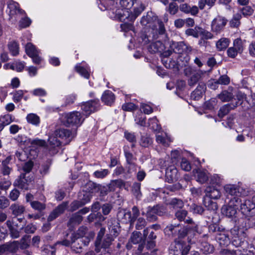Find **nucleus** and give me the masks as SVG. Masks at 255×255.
Returning <instances> with one entry per match:
<instances>
[{"label": "nucleus", "mask_w": 255, "mask_h": 255, "mask_svg": "<svg viewBox=\"0 0 255 255\" xmlns=\"http://www.w3.org/2000/svg\"><path fill=\"white\" fill-rule=\"evenodd\" d=\"M211 199H205L204 204L209 210L215 211L218 209V205L216 202H213Z\"/></svg>", "instance_id": "a19ab883"}, {"label": "nucleus", "mask_w": 255, "mask_h": 255, "mask_svg": "<svg viewBox=\"0 0 255 255\" xmlns=\"http://www.w3.org/2000/svg\"><path fill=\"white\" fill-rule=\"evenodd\" d=\"M240 211L245 216L244 227L249 228L253 225L255 219V205L250 200L240 202Z\"/></svg>", "instance_id": "7ed1b4c3"}, {"label": "nucleus", "mask_w": 255, "mask_h": 255, "mask_svg": "<svg viewBox=\"0 0 255 255\" xmlns=\"http://www.w3.org/2000/svg\"><path fill=\"white\" fill-rule=\"evenodd\" d=\"M150 16L148 15L146 16H143L142 17L140 23L143 26H146L147 27H151L152 28L153 24L150 23Z\"/></svg>", "instance_id": "69168bd1"}, {"label": "nucleus", "mask_w": 255, "mask_h": 255, "mask_svg": "<svg viewBox=\"0 0 255 255\" xmlns=\"http://www.w3.org/2000/svg\"><path fill=\"white\" fill-rule=\"evenodd\" d=\"M99 100H94L85 102L81 105V109L83 114L86 116L90 115L92 113L94 112L99 107Z\"/></svg>", "instance_id": "f8f14e48"}, {"label": "nucleus", "mask_w": 255, "mask_h": 255, "mask_svg": "<svg viewBox=\"0 0 255 255\" xmlns=\"http://www.w3.org/2000/svg\"><path fill=\"white\" fill-rule=\"evenodd\" d=\"M201 28L199 27H195L193 29H188L186 30L185 33L189 36H193L194 37L197 38L200 34Z\"/></svg>", "instance_id": "09e8293b"}, {"label": "nucleus", "mask_w": 255, "mask_h": 255, "mask_svg": "<svg viewBox=\"0 0 255 255\" xmlns=\"http://www.w3.org/2000/svg\"><path fill=\"white\" fill-rule=\"evenodd\" d=\"M26 91H23L19 90L14 91L13 94V100L15 103H18L21 101L23 97V95L25 93Z\"/></svg>", "instance_id": "49530a36"}, {"label": "nucleus", "mask_w": 255, "mask_h": 255, "mask_svg": "<svg viewBox=\"0 0 255 255\" xmlns=\"http://www.w3.org/2000/svg\"><path fill=\"white\" fill-rule=\"evenodd\" d=\"M230 40L229 38L222 37L218 40L216 43V48L218 51L225 50L229 46Z\"/></svg>", "instance_id": "c85d7f7f"}, {"label": "nucleus", "mask_w": 255, "mask_h": 255, "mask_svg": "<svg viewBox=\"0 0 255 255\" xmlns=\"http://www.w3.org/2000/svg\"><path fill=\"white\" fill-rule=\"evenodd\" d=\"M105 234V229L102 228L98 233L96 241L95 242V250L97 253L100 252V245H101L102 239Z\"/></svg>", "instance_id": "58836bf2"}, {"label": "nucleus", "mask_w": 255, "mask_h": 255, "mask_svg": "<svg viewBox=\"0 0 255 255\" xmlns=\"http://www.w3.org/2000/svg\"><path fill=\"white\" fill-rule=\"evenodd\" d=\"M48 145L47 148L51 155H54L58 152V147L61 145L62 141L55 135L53 132L48 138Z\"/></svg>", "instance_id": "1a4fd4ad"}, {"label": "nucleus", "mask_w": 255, "mask_h": 255, "mask_svg": "<svg viewBox=\"0 0 255 255\" xmlns=\"http://www.w3.org/2000/svg\"><path fill=\"white\" fill-rule=\"evenodd\" d=\"M200 76L199 73L193 75L188 80V84L191 86H194L199 81Z\"/></svg>", "instance_id": "774afa93"}, {"label": "nucleus", "mask_w": 255, "mask_h": 255, "mask_svg": "<svg viewBox=\"0 0 255 255\" xmlns=\"http://www.w3.org/2000/svg\"><path fill=\"white\" fill-rule=\"evenodd\" d=\"M193 172L197 182L203 184L208 180V176L206 171L199 169L196 171L194 170Z\"/></svg>", "instance_id": "b1692460"}, {"label": "nucleus", "mask_w": 255, "mask_h": 255, "mask_svg": "<svg viewBox=\"0 0 255 255\" xmlns=\"http://www.w3.org/2000/svg\"><path fill=\"white\" fill-rule=\"evenodd\" d=\"M143 237L147 239V240H154L156 238V236L154 232L151 230V228H147L143 231Z\"/></svg>", "instance_id": "37998d69"}, {"label": "nucleus", "mask_w": 255, "mask_h": 255, "mask_svg": "<svg viewBox=\"0 0 255 255\" xmlns=\"http://www.w3.org/2000/svg\"><path fill=\"white\" fill-rule=\"evenodd\" d=\"M146 221L145 219L142 217L138 218L135 224V228L137 230L142 229L146 225Z\"/></svg>", "instance_id": "338daca9"}, {"label": "nucleus", "mask_w": 255, "mask_h": 255, "mask_svg": "<svg viewBox=\"0 0 255 255\" xmlns=\"http://www.w3.org/2000/svg\"><path fill=\"white\" fill-rule=\"evenodd\" d=\"M241 15L240 14H235L234 17L230 21V25L233 27H237L240 24V19Z\"/></svg>", "instance_id": "6e6d98bb"}, {"label": "nucleus", "mask_w": 255, "mask_h": 255, "mask_svg": "<svg viewBox=\"0 0 255 255\" xmlns=\"http://www.w3.org/2000/svg\"><path fill=\"white\" fill-rule=\"evenodd\" d=\"M231 233L232 235V244L236 247H240L244 243L245 239L241 236L243 234L242 232H240L236 229H232ZM244 236V235H243Z\"/></svg>", "instance_id": "dca6fc26"}, {"label": "nucleus", "mask_w": 255, "mask_h": 255, "mask_svg": "<svg viewBox=\"0 0 255 255\" xmlns=\"http://www.w3.org/2000/svg\"><path fill=\"white\" fill-rule=\"evenodd\" d=\"M201 250L206 254L212 253L214 250V247L208 243H204L202 244Z\"/></svg>", "instance_id": "3c124183"}, {"label": "nucleus", "mask_w": 255, "mask_h": 255, "mask_svg": "<svg viewBox=\"0 0 255 255\" xmlns=\"http://www.w3.org/2000/svg\"><path fill=\"white\" fill-rule=\"evenodd\" d=\"M140 186V183L135 182L132 187V192L136 198H140L141 196Z\"/></svg>", "instance_id": "de8ad7c7"}, {"label": "nucleus", "mask_w": 255, "mask_h": 255, "mask_svg": "<svg viewBox=\"0 0 255 255\" xmlns=\"http://www.w3.org/2000/svg\"><path fill=\"white\" fill-rule=\"evenodd\" d=\"M224 190L225 191V194L227 196V198H229V196H231L232 198L237 197L241 195V193L240 192V188H239L236 185L233 184H227L224 186Z\"/></svg>", "instance_id": "4468645a"}, {"label": "nucleus", "mask_w": 255, "mask_h": 255, "mask_svg": "<svg viewBox=\"0 0 255 255\" xmlns=\"http://www.w3.org/2000/svg\"><path fill=\"white\" fill-rule=\"evenodd\" d=\"M241 202V200L239 198H231L228 204L222 207V213L229 218L233 217L237 213V209Z\"/></svg>", "instance_id": "6e6552de"}, {"label": "nucleus", "mask_w": 255, "mask_h": 255, "mask_svg": "<svg viewBox=\"0 0 255 255\" xmlns=\"http://www.w3.org/2000/svg\"><path fill=\"white\" fill-rule=\"evenodd\" d=\"M124 153L127 164L136 162V158L133 156V154L131 152L125 149Z\"/></svg>", "instance_id": "8fccbe9b"}, {"label": "nucleus", "mask_w": 255, "mask_h": 255, "mask_svg": "<svg viewBox=\"0 0 255 255\" xmlns=\"http://www.w3.org/2000/svg\"><path fill=\"white\" fill-rule=\"evenodd\" d=\"M216 239L221 246H227L231 242L228 233L225 231L218 232Z\"/></svg>", "instance_id": "6ab92c4d"}, {"label": "nucleus", "mask_w": 255, "mask_h": 255, "mask_svg": "<svg viewBox=\"0 0 255 255\" xmlns=\"http://www.w3.org/2000/svg\"><path fill=\"white\" fill-rule=\"evenodd\" d=\"M17 141L20 143L23 142L30 143L33 147H44L46 145V142L44 140L40 139H35L31 140L29 138L26 139V137L23 138L22 136L18 135L17 138Z\"/></svg>", "instance_id": "f3484780"}, {"label": "nucleus", "mask_w": 255, "mask_h": 255, "mask_svg": "<svg viewBox=\"0 0 255 255\" xmlns=\"http://www.w3.org/2000/svg\"><path fill=\"white\" fill-rule=\"evenodd\" d=\"M26 120L28 123L35 126H38L40 123L39 117L35 114H29L27 115Z\"/></svg>", "instance_id": "4c0bfd02"}, {"label": "nucleus", "mask_w": 255, "mask_h": 255, "mask_svg": "<svg viewBox=\"0 0 255 255\" xmlns=\"http://www.w3.org/2000/svg\"><path fill=\"white\" fill-rule=\"evenodd\" d=\"M165 177L166 181L169 183L177 180L179 177V175L176 168L173 165L167 167L166 170Z\"/></svg>", "instance_id": "2eb2a0df"}, {"label": "nucleus", "mask_w": 255, "mask_h": 255, "mask_svg": "<svg viewBox=\"0 0 255 255\" xmlns=\"http://www.w3.org/2000/svg\"><path fill=\"white\" fill-rule=\"evenodd\" d=\"M216 0H199L198 6L200 9H203L205 5H208L210 8L215 5Z\"/></svg>", "instance_id": "79ce46f5"}, {"label": "nucleus", "mask_w": 255, "mask_h": 255, "mask_svg": "<svg viewBox=\"0 0 255 255\" xmlns=\"http://www.w3.org/2000/svg\"><path fill=\"white\" fill-rule=\"evenodd\" d=\"M15 121V118L10 114H6L1 116L0 117V122L5 126L9 125L10 123Z\"/></svg>", "instance_id": "c9c22d12"}, {"label": "nucleus", "mask_w": 255, "mask_h": 255, "mask_svg": "<svg viewBox=\"0 0 255 255\" xmlns=\"http://www.w3.org/2000/svg\"><path fill=\"white\" fill-rule=\"evenodd\" d=\"M68 202H64L58 205L49 215L48 218V221L50 222L58 217L62 214L67 208Z\"/></svg>", "instance_id": "a211bd4d"}, {"label": "nucleus", "mask_w": 255, "mask_h": 255, "mask_svg": "<svg viewBox=\"0 0 255 255\" xmlns=\"http://www.w3.org/2000/svg\"><path fill=\"white\" fill-rule=\"evenodd\" d=\"M118 216L124 223H129L130 225H133L134 223L132 220L131 212L130 211H120L118 213Z\"/></svg>", "instance_id": "393cba45"}, {"label": "nucleus", "mask_w": 255, "mask_h": 255, "mask_svg": "<svg viewBox=\"0 0 255 255\" xmlns=\"http://www.w3.org/2000/svg\"><path fill=\"white\" fill-rule=\"evenodd\" d=\"M18 246L19 244L17 241L4 244L0 247V252L2 253H15L18 250Z\"/></svg>", "instance_id": "4be33fe9"}, {"label": "nucleus", "mask_w": 255, "mask_h": 255, "mask_svg": "<svg viewBox=\"0 0 255 255\" xmlns=\"http://www.w3.org/2000/svg\"><path fill=\"white\" fill-rule=\"evenodd\" d=\"M245 40H243L241 38H238L234 40L233 41V47L239 53H242L245 47Z\"/></svg>", "instance_id": "473e14b6"}, {"label": "nucleus", "mask_w": 255, "mask_h": 255, "mask_svg": "<svg viewBox=\"0 0 255 255\" xmlns=\"http://www.w3.org/2000/svg\"><path fill=\"white\" fill-rule=\"evenodd\" d=\"M180 166L182 170L186 171H189L191 169V164L186 158L182 159Z\"/></svg>", "instance_id": "052dcab7"}, {"label": "nucleus", "mask_w": 255, "mask_h": 255, "mask_svg": "<svg viewBox=\"0 0 255 255\" xmlns=\"http://www.w3.org/2000/svg\"><path fill=\"white\" fill-rule=\"evenodd\" d=\"M238 103L236 104H228L224 105L221 107L218 112V116L220 118H223L227 115L231 110L234 109L238 106Z\"/></svg>", "instance_id": "a878e982"}, {"label": "nucleus", "mask_w": 255, "mask_h": 255, "mask_svg": "<svg viewBox=\"0 0 255 255\" xmlns=\"http://www.w3.org/2000/svg\"><path fill=\"white\" fill-rule=\"evenodd\" d=\"M25 51L29 57L34 55L38 53H40L34 45L31 43H28L25 46Z\"/></svg>", "instance_id": "f704fd0d"}, {"label": "nucleus", "mask_w": 255, "mask_h": 255, "mask_svg": "<svg viewBox=\"0 0 255 255\" xmlns=\"http://www.w3.org/2000/svg\"><path fill=\"white\" fill-rule=\"evenodd\" d=\"M90 198L89 195H87L86 198L83 199L82 201L75 200L71 203L70 204V211H74L78 209L80 207L85 205L86 203L90 201Z\"/></svg>", "instance_id": "c756f323"}, {"label": "nucleus", "mask_w": 255, "mask_h": 255, "mask_svg": "<svg viewBox=\"0 0 255 255\" xmlns=\"http://www.w3.org/2000/svg\"><path fill=\"white\" fill-rule=\"evenodd\" d=\"M201 90H199V88H197L192 93V97L195 99H198L199 98L201 97L203 93L205 91L204 86H201Z\"/></svg>", "instance_id": "4d7b16f0"}, {"label": "nucleus", "mask_w": 255, "mask_h": 255, "mask_svg": "<svg viewBox=\"0 0 255 255\" xmlns=\"http://www.w3.org/2000/svg\"><path fill=\"white\" fill-rule=\"evenodd\" d=\"M62 122L66 126L75 125L80 126L84 120L81 114L77 111L65 113L62 116Z\"/></svg>", "instance_id": "423d86ee"}, {"label": "nucleus", "mask_w": 255, "mask_h": 255, "mask_svg": "<svg viewBox=\"0 0 255 255\" xmlns=\"http://www.w3.org/2000/svg\"><path fill=\"white\" fill-rule=\"evenodd\" d=\"M165 212L164 208L162 206L157 205L153 207H149L146 213L147 220L153 222L157 220V216H162Z\"/></svg>", "instance_id": "9b49d317"}, {"label": "nucleus", "mask_w": 255, "mask_h": 255, "mask_svg": "<svg viewBox=\"0 0 255 255\" xmlns=\"http://www.w3.org/2000/svg\"><path fill=\"white\" fill-rule=\"evenodd\" d=\"M164 232L168 235H174L178 233V237L175 239L174 244L170 247V253L174 255H178L181 253L182 255H187L190 250V245L195 243V240L189 239L186 236V228H181L179 225H170L166 227Z\"/></svg>", "instance_id": "f257e3e1"}, {"label": "nucleus", "mask_w": 255, "mask_h": 255, "mask_svg": "<svg viewBox=\"0 0 255 255\" xmlns=\"http://www.w3.org/2000/svg\"><path fill=\"white\" fill-rule=\"evenodd\" d=\"M156 140L164 146H168L171 142L170 137L165 132H158L156 135Z\"/></svg>", "instance_id": "5701e85b"}, {"label": "nucleus", "mask_w": 255, "mask_h": 255, "mask_svg": "<svg viewBox=\"0 0 255 255\" xmlns=\"http://www.w3.org/2000/svg\"><path fill=\"white\" fill-rule=\"evenodd\" d=\"M76 235H77L75 233L72 234L70 237V240L66 239L62 241L57 242L55 244V246L60 244L63 246L68 247L71 245V248L74 251H75L76 253H80L82 248V245L84 244L85 246H87L89 244L90 240L87 237H85L84 238L82 239L79 238V240H77V243L79 246L78 247H76L75 245L76 243L75 240L76 237Z\"/></svg>", "instance_id": "20e7f679"}, {"label": "nucleus", "mask_w": 255, "mask_h": 255, "mask_svg": "<svg viewBox=\"0 0 255 255\" xmlns=\"http://www.w3.org/2000/svg\"><path fill=\"white\" fill-rule=\"evenodd\" d=\"M146 117L144 115H143L142 113H140L138 116H136L135 119V121L136 123L141 126H145L146 122H145Z\"/></svg>", "instance_id": "0e129e2a"}, {"label": "nucleus", "mask_w": 255, "mask_h": 255, "mask_svg": "<svg viewBox=\"0 0 255 255\" xmlns=\"http://www.w3.org/2000/svg\"><path fill=\"white\" fill-rule=\"evenodd\" d=\"M14 184L22 189H27L28 188V184L24 174H21Z\"/></svg>", "instance_id": "72a5a7b5"}, {"label": "nucleus", "mask_w": 255, "mask_h": 255, "mask_svg": "<svg viewBox=\"0 0 255 255\" xmlns=\"http://www.w3.org/2000/svg\"><path fill=\"white\" fill-rule=\"evenodd\" d=\"M82 220V217L77 212L72 215L69 220V223L70 225L79 224Z\"/></svg>", "instance_id": "c03bdc74"}, {"label": "nucleus", "mask_w": 255, "mask_h": 255, "mask_svg": "<svg viewBox=\"0 0 255 255\" xmlns=\"http://www.w3.org/2000/svg\"><path fill=\"white\" fill-rule=\"evenodd\" d=\"M148 127L155 131L158 130L160 129V126L158 125V121L155 117L149 119Z\"/></svg>", "instance_id": "ea45409f"}, {"label": "nucleus", "mask_w": 255, "mask_h": 255, "mask_svg": "<svg viewBox=\"0 0 255 255\" xmlns=\"http://www.w3.org/2000/svg\"><path fill=\"white\" fill-rule=\"evenodd\" d=\"M120 3L125 10H128L133 5L134 0H121Z\"/></svg>", "instance_id": "bf43d9fd"}, {"label": "nucleus", "mask_w": 255, "mask_h": 255, "mask_svg": "<svg viewBox=\"0 0 255 255\" xmlns=\"http://www.w3.org/2000/svg\"><path fill=\"white\" fill-rule=\"evenodd\" d=\"M141 233L139 232H133L130 237V241L133 244H136L141 241Z\"/></svg>", "instance_id": "5fc2aeb1"}, {"label": "nucleus", "mask_w": 255, "mask_h": 255, "mask_svg": "<svg viewBox=\"0 0 255 255\" xmlns=\"http://www.w3.org/2000/svg\"><path fill=\"white\" fill-rule=\"evenodd\" d=\"M25 67L24 62H16L11 66V68L17 72H21Z\"/></svg>", "instance_id": "680f3d73"}, {"label": "nucleus", "mask_w": 255, "mask_h": 255, "mask_svg": "<svg viewBox=\"0 0 255 255\" xmlns=\"http://www.w3.org/2000/svg\"><path fill=\"white\" fill-rule=\"evenodd\" d=\"M152 142V139L147 135L141 136L140 140V145L143 147H147Z\"/></svg>", "instance_id": "603ef678"}, {"label": "nucleus", "mask_w": 255, "mask_h": 255, "mask_svg": "<svg viewBox=\"0 0 255 255\" xmlns=\"http://www.w3.org/2000/svg\"><path fill=\"white\" fill-rule=\"evenodd\" d=\"M8 49L10 54L13 56H17L19 54V46L18 42L15 40L9 41L7 44Z\"/></svg>", "instance_id": "cd10ccee"}, {"label": "nucleus", "mask_w": 255, "mask_h": 255, "mask_svg": "<svg viewBox=\"0 0 255 255\" xmlns=\"http://www.w3.org/2000/svg\"><path fill=\"white\" fill-rule=\"evenodd\" d=\"M55 135L64 144L69 143L72 139L71 131L65 128H59L54 131Z\"/></svg>", "instance_id": "ddd939ff"}, {"label": "nucleus", "mask_w": 255, "mask_h": 255, "mask_svg": "<svg viewBox=\"0 0 255 255\" xmlns=\"http://www.w3.org/2000/svg\"><path fill=\"white\" fill-rule=\"evenodd\" d=\"M75 70L76 71L79 73L81 76H83L85 78H89L90 74L88 70L84 68L83 67L80 66V64H77L75 66Z\"/></svg>", "instance_id": "a18cd8bd"}, {"label": "nucleus", "mask_w": 255, "mask_h": 255, "mask_svg": "<svg viewBox=\"0 0 255 255\" xmlns=\"http://www.w3.org/2000/svg\"><path fill=\"white\" fill-rule=\"evenodd\" d=\"M10 209L12 211V214L14 216L20 215L23 214L25 211L24 207L18 204L11 205Z\"/></svg>", "instance_id": "2f4dec72"}, {"label": "nucleus", "mask_w": 255, "mask_h": 255, "mask_svg": "<svg viewBox=\"0 0 255 255\" xmlns=\"http://www.w3.org/2000/svg\"><path fill=\"white\" fill-rule=\"evenodd\" d=\"M144 5L140 3L137 7H134L133 12L130 13L128 10L119 9L116 11V14L120 21L125 20L126 19H127L128 21L133 22L144 10Z\"/></svg>", "instance_id": "39448f33"}, {"label": "nucleus", "mask_w": 255, "mask_h": 255, "mask_svg": "<svg viewBox=\"0 0 255 255\" xmlns=\"http://www.w3.org/2000/svg\"><path fill=\"white\" fill-rule=\"evenodd\" d=\"M233 87H229L228 90L223 91L218 94V98L223 102H227L231 101L234 97L233 93Z\"/></svg>", "instance_id": "412c9836"}, {"label": "nucleus", "mask_w": 255, "mask_h": 255, "mask_svg": "<svg viewBox=\"0 0 255 255\" xmlns=\"http://www.w3.org/2000/svg\"><path fill=\"white\" fill-rule=\"evenodd\" d=\"M113 241V239L111 235H106L103 239H102V242L101 245H100V249L102 248L104 249H106L109 248L112 241Z\"/></svg>", "instance_id": "e433bc0d"}, {"label": "nucleus", "mask_w": 255, "mask_h": 255, "mask_svg": "<svg viewBox=\"0 0 255 255\" xmlns=\"http://www.w3.org/2000/svg\"><path fill=\"white\" fill-rule=\"evenodd\" d=\"M108 169H104L101 170H97L94 172V175L98 178H103L109 174Z\"/></svg>", "instance_id": "864d4df0"}, {"label": "nucleus", "mask_w": 255, "mask_h": 255, "mask_svg": "<svg viewBox=\"0 0 255 255\" xmlns=\"http://www.w3.org/2000/svg\"><path fill=\"white\" fill-rule=\"evenodd\" d=\"M115 95L109 90L105 91L102 95V101L106 105L111 106L115 101Z\"/></svg>", "instance_id": "bb28decb"}, {"label": "nucleus", "mask_w": 255, "mask_h": 255, "mask_svg": "<svg viewBox=\"0 0 255 255\" xmlns=\"http://www.w3.org/2000/svg\"><path fill=\"white\" fill-rule=\"evenodd\" d=\"M187 212L184 210H180L175 213V216L178 220L180 221H184L189 224L186 227L182 228L187 229V233H189L191 231L194 233L198 232V225L193 222L192 219L187 217ZM177 225H179L182 228L179 224Z\"/></svg>", "instance_id": "0eeeda50"}, {"label": "nucleus", "mask_w": 255, "mask_h": 255, "mask_svg": "<svg viewBox=\"0 0 255 255\" xmlns=\"http://www.w3.org/2000/svg\"><path fill=\"white\" fill-rule=\"evenodd\" d=\"M9 9V19L13 22H15L18 18H20L19 25L21 28H26L31 24V20L25 16V11L20 9L18 3L10 1L7 5Z\"/></svg>", "instance_id": "f03ea898"}, {"label": "nucleus", "mask_w": 255, "mask_h": 255, "mask_svg": "<svg viewBox=\"0 0 255 255\" xmlns=\"http://www.w3.org/2000/svg\"><path fill=\"white\" fill-rule=\"evenodd\" d=\"M32 208L38 211H42L45 208V205L38 201H32L30 203Z\"/></svg>", "instance_id": "e2e57ef3"}, {"label": "nucleus", "mask_w": 255, "mask_h": 255, "mask_svg": "<svg viewBox=\"0 0 255 255\" xmlns=\"http://www.w3.org/2000/svg\"><path fill=\"white\" fill-rule=\"evenodd\" d=\"M167 204L169 205L171 208L174 209L182 208L184 206V203L180 199L177 198H172L167 201Z\"/></svg>", "instance_id": "7c9ffc66"}, {"label": "nucleus", "mask_w": 255, "mask_h": 255, "mask_svg": "<svg viewBox=\"0 0 255 255\" xmlns=\"http://www.w3.org/2000/svg\"><path fill=\"white\" fill-rule=\"evenodd\" d=\"M227 20L225 17L218 15L216 17L211 23V30L217 34L220 33L227 24Z\"/></svg>", "instance_id": "9d476101"}, {"label": "nucleus", "mask_w": 255, "mask_h": 255, "mask_svg": "<svg viewBox=\"0 0 255 255\" xmlns=\"http://www.w3.org/2000/svg\"><path fill=\"white\" fill-rule=\"evenodd\" d=\"M205 192L206 196L210 199L217 200L221 196V192L220 190L214 186L207 187Z\"/></svg>", "instance_id": "aec40b11"}, {"label": "nucleus", "mask_w": 255, "mask_h": 255, "mask_svg": "<svg viewBox=\"0 0 255 255\" xmlns=\"http://www.w3.org/2000/svg\"><path fill=\"white\" fill-rule=\"evenodd\" d=\"M183 45L182 42H173L170 47L174 52L180 53L182 51Z\"/></svg>", "instance_id": "13d9d810"}]
</instances>
